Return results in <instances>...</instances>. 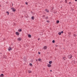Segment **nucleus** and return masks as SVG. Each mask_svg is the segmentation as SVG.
Here are the masks:
<instances>
[{
	"instance_id": "nucleus-26",
	"label": "nucleus",
	"mask_w": 77,
	"mask_h": 77,
	"mask_svg": "<svg viewBox=\"0 0 77 77\" xmlns=\"http://www.w3.org/2000/svg\"><path fill=\"white\" fill-rule=\"evenodd\" d=\"M46 22H47V23H50V21L49 20H47Z\"/></svg>"
},
{
	"instance_id": "nucleus-41",
	"label": "nucleus",
	"mask_w": 77,
	"mask_h": 77,
	"mask_svg": "<svg viewBox=\"0 0 77 77\" xmlns=\"http://www.w3.org/2000/svg\"><path fill=\"white\" fill-rule=\"evenodd\" d=\"M0 7H1V5H0Z\"/></svg>"
},
{
	"instance_id": "nucleus-25",
	"label": "nucleus",
	"mask_w": 77,
	"mask_h": 77,
	"mask_svg": "<svg viewBox=\"0 0 77 77\" xmlns=\"http://www.w3.org/2000/svg\"><path fill=\"white\" fill-rule=\"evenodd\" d=\"M25 4H26V5H28V2H26Z\"/></svg>"
},
{
	"instance_id": "nucleus-9",
	"label": "nucleus",
	"mask_w": 77,
	"mask_h": 77,
	"mask_svg": "<svg viewBox=\"0 0 77 77\" xmlns=\"http://www.w3.org/2000/svg\"><path fill=\"white\" fill-rule=\"evenodd\" d=\"M43 48L44 50H45L47 48V47L46 46H45L43 47Z\"/></svg>"
},
{
	"instance_id": "nucleus-10",
	"label": "nucleus",
	"mask_w": 77,
	"mask_h": 77,
	"mask_svg": "<svg viewBox=\"0 0 77 77\" xmlns=\"http://www.w3.org/2000/svg\"><path fill=\"white\" fill-rule=\"evenodd\" d=\"M31 18L32 20H34L35 19V17L32 16V17Z\"/></svg>"
},
{
	"instance_id": "nucleus-5",
	"label": "nucleus",
	"mask_w": 77,
	"mask_h": 77,
	"mask_svg": "<svg viewBox=\"0 0 77 77\" xmlns=\"http://www.w3.org/2000/svg\"><path fill=\"white\" fill-rule=\"evenodd\" d=\"M12 48H11V47L9 46L8 49L9 51H11V50H12Z\"/></svg>"
},
{
	"instance_id": "nucleus-43",
	"label": "nucleus",
	"mask_w": 77,
	"mask_h": 77,
	"mask_svg": "<svg viewBox=\"0 0 77 77\" xmlns=\"http://www.w3.org/2000/svg\"><path fill=\"white\" fill-rule=\"evenodd\" d=\"M1 54H2V53H1Z\"/></svg>"
},
{
	"instance_id": "nucleus-2",
	"label": "nucleus",
	"mask_w": 77,
	"mask_h": 77,
	"mask_svg": "<svg viewBox=\"0 0 77 77\" xmlns=\"http://www.w3.org/2000/svg\"><path fill=\"white\" fill-rule=\"evenodd\" d=\"M68 57L69 59H71L72 58V56L70 54L68 56Z\"/></svg>"
},
{
	"instance_id": "nucleus-13",
	"label": "nucleus",
	"mask_w": 77,
	"mask_h": 77,
	"mask_svg": "<svg viewBox=\"0 0 77 77\" xmlns=\"http://www.w3.org/2000/svg\"><path fill=\"white\" fill-rule=\"evenodd\" d=\"M6 14H7V15H9V12L6 11Z\"/></svg>"
},
{
	"instance_id": "nucleus-42",
	"label": "nucleus",
	"mask_w": 77,
	"mask_h": 77,
	"mask_svg": "<svg viewBox=\"0 0 77 77\" xmlns=\"http://www.w3.org/2000/svg\"><path fill=\"white\" fill-rule=\"evenodd\" d=\"M53 9H54V8H53L52 10Z\"/></svg>"
},
{
	"instance_id": "nucleus-17",
	"label": "nucleus",
	"mask_w": 77,
	"mask_h": 77,
	"mask_svg": "<svg viewBox=\"0 0 77 77\" xmlns=\"http://www.w3.org/2000/svg\"><path fill=\"white\" fill-rule=\"evenodd\" d=\"M63 59H64V60H65L66 59V57H63Z\"/></svg>"
},
{
	"instance_id": "nucleus-29",
	"label": "nucleus",
	"mask_w": 77,
	"mask_h": 77,
	"mask_svg": "<svg viewBox=\"0 0 77 77\" xmlns=\"http://www.w3.org/2000/svg\"><path fill=\"white\" fill-rule=\"evenodd\" d=\"M69 5H71V2H69Z\"/></svg>"
},
{
	"instance_id": "nucleus-34",
	"label": "nucleus",
	"mask_w": 77,
	"mask_h": 77,
	"mask_svg": "<svg viewBox=\"0 0 77 77\" xmlns=\"http://www.w3.org/2000/svg\"><path fill=\"white\" fill-rule=\"evenodd\" d=\"M71 33H68V34L69 35H71Z\"/></svg>"
},
{
	"instance_id": "nucleus-16",
	"label": "nucleus",
	"mask_w": 77,
	"mask_h": 77,
	"mask_svg": "<svg viewBox=\"0 0 77 77\" xmlns=\"http://www.w3.org/2000/svg\"><path fill=\"white\" fill-rule=\"evenodd\" d=\"M58 35H61V32H58Z\"/></svg>"
},
{
	"instance_id": "nucleus-35",
	"label": "nucleus",
	"mask_w": 77,
	"mask_h": 77,
	"mask_svg": "<svg viewBox=\"0 0 77 77\" xmlns=\"http://www.w3.org/2000/svg\"><path fill=\"white\" fill-rule=\"evenodd\" d=\"M74 36H75V34H74Z\"/></svg>"
},
{
	"instance_id": "nucleus-28",
	"label": "nucleus",
	"mask_w": 77,
	"mask_h": 77,
	"mask_svg": "<svg viewBox=\"0 0 77 77\" xmlns=\"http://www.w3.org/2000/svg\"><path fill=\"white\" fill-rule=\"evenodd\" d=\"M25 59H26V57H23V60H25Z\"/></svg>"
},
{
	"instance_id": "nucleus-33",
	"label": "nucleus",
	"mask_w": 77,
	"mask_h": 77,
	"mask_svg": "<svg viewBox=\"0 0 77 77\" xmlns=\"http://www.w3.org/2000/svg\"><path fill=\"white\" fill-rule=\"evenodd\" d=\"M39 40H40V38H38V41H39Z\"/></svg>"
},
{
	"instance_id": "nucleus-18",
	"label": "nucleus",
	"mask_w": 77,
	"mask_h": 77,
	"mask_svg": "<svg viewBox=\"0 0 77 77\" xmlns=\"http://www.w3.org/2000/svg\"><path fill=\"white\" fill-rule=\"evenodd\" d=\"M38 60V61H41V60H42L41 59H40V58H39Z\"/></svg>"
},
{
	"instance_id": "nucleus-1",
	"label": "nucleus",
	"mask_w": 77,
	"mask_h": 77,
	"mask_svg": "<svg viewBox=\"0 0 77 77\" xmlns=\"http://www.w3.org/2000/svg\"><path fill=\"white\" fill-rule=\"evenodd\" d=\"M11 9L12 10L13 12H15V11H16V9L14 8H11Z\"/></svg>"
},
{
	"instance_id": "nucleus-3",
	"label": "nucleus",
	"mask_w": 77,
	"mask_h": 77,
	"mask_svg": "<svg viewBox=\"0 0 77 77\" xmlns=\"http://www.w3.org/2000/svg\"><path fill=\"white\" fill-rule=\"evenodd\" d=\"M16 35H17V36H19V35H20V33L18 32H16Z\"/></svg>"
},
{
	"instance_id": "nucleus-22",
	"label": "nucleus",
	"mask_w": 77,
	"mask_h": 77,
	"mask_svg": "<svg viewBox=\"0 0 77 77\" xmlns=\"http://www.w3.org/2000/svg\"><path fill=\"white\" fill-rule=\"evenodd\" d=\"M47 18H48V17L47 16L46 18H45L44 19H47Z\"/></svg>"
},
{
	"instance_id": "nucleus-11",
	"label": "nucleus",
	"mask_w": 77,
	"mask_h": 77,
	"mask_svg": "<svg viewBox=\"0 0 77 77\" xmlns=\"http://www.w3.org/2000/svg\"><path fill=\"white\" fill-rule=\"evenodd\" d=\"M53 63V61H50L49 62V64H51V63Z\"/></svg>"
},
{
	"instance_id": "nucleus-8",
	"label": "nucleus",
	"mask_w": 77,
	"mask_h": 77,
	"mask_svg": "<svg viewBox=\"0 0 77 77\" xmlns=\"http://www.w3.org/2000/svg\"><path fill=\"white\" fill-rule=\"evenodd\" d=\"M28 36L29 38H32V36H31V35L30 34L28 35Z\"/></svg>"
},
{
	"instance_id": "nucleus-37",
	"label": "nucleus",
	"mask_w": 77,
	"mask_h": 77,
	"mask_svg": "<svg viewBox=\"0 0 77 77\" xmlns=\"http://www.w3.org/2000/svg\"><path fill=\"white\" fill-rule=\"evenodd\" d=\"M75 2H77V0H75Z\"/></svg>"
},
{
	"instance_id": "nucleus-23",
	"label": "nucleus",
	"mask_w": 77,
	"mask_h": 77,
	"mask_svg": "<svg viewBox=\"0 0 77 77\" xmlns=\"http://www.w3.org/2000/svg\"><path fill=\"white\" fill-rule=\"evenodd\" d=\"M52 42L53 43H54V42H55V41H54V40H53Z\"/></svg>"
},
{
	"instance_id": "nucleus-19",
	"label": "nucleus",
	"mask_w": 77,
	"mask_h": 77,
	"mask_svg": "<svg viewBox=\"0 0 77 77\" xmlns=\"http://www.w3.org/2000/svg\"><path fill=\"white\" fill-rule=\"evenodd\" d=\"M59 23V20H57V23Z\"/></svg>"
},
{
	"instance_id": "nucleus-15",
	"label": "nucleus",
	"mask_w": 77,
	"mask_h": 77,
	"mask_svg": "<svg viewBox=\"0 0 77 77\" xmlns=\"http://www.w3.org/2000/svg\"><path fill=\"white\" fill-rule=\"evenodd\" d=\"M18 31L20 32H21L22 31V29H19Z\"/></svg>"
},
{
	"instance_id": "nucleus-40",
	"label": "nucleus",
	"mask_w": 77,
	"mask_h": 77,
	"mask_svg": "<svg viewBox=\"0 0 77 77\" xmlns=\"http://www.w3.org/2000/svg\"><path fill=\"white\" fill-rule=\"evenodd\" d=\"M36 61H37V59L36 60Z\"/></svg>"
},
{
	"instance_id": "nucleus-20",
	"label": "nucleus",
	"mask_w": 77,
	"mask_h": 77,
	"mask_svg": "<svg viewBox=\"0 0 77 77\" xmlns=\"http://www.w3.org/2000/svg\"><path fill=\"white\" fill-rule=\"evenodd\" d=\"M6 57H7L6 56H4V58H5V59L6 58Z\"/></svg>"
},
{
	"instance_id": "nucleus-27",
	"label": "nucleus",
	"mask_w": 77,
	"mask_h": 77,
	"mask_svg": "<svg viewBox=\"0 0 77 77\" xmlns=\"http://www.w3.org/2000/svg\"><path fill=\"white\" fill-rule=\"evenodd\" d=\"M45 17V15H43L42 17Z\"/></svg>"
},
{
	"instance_id": "nucleus-7",
	"label": "nucleus",
	"mask_w": 77,
	"mask_h": 77,
	"mask_svg": "<svg viewBox=\"0 0 77 77\" xmlns=\"http://www.w3.org/2000/svg\"><path fill=\"white\" fill-rule=\"evenodd\" d=\"M45 11H46V12H49V10H48L47 9H46L45 10Z\"/></svg>"
},
{
	"instance_id": "nucleus-21",
	"label": "nucleus",
	"mask_w": 77,
	"mask_h": 77,
	"mask_svg": "<svg viewBox=\"0 0 77 77\" xmlns=\"http://www.w3.org/2000/svg\"><path fill=\"white\" fill-rule=\"evenodd\" d=\"M29 65L30 66H32V64L31 63H29Z\"/></svg>"
},
{
	"instance_id": "nucleus-36",
	"label": "nucleus",
	"mask_w": 77,
	"mask_h": 77,
	"mask_svg": "<svg viewBox=\"0 0 77 77\" xmlns=\"http://www.w3.org/2000/svg\"><path fill=\"white\" fill-rule=\"evenodd\" d=\"M50 72H52V70H50Z\"/></svg>"
},
{
	"instance_id": "nucleus-14",
	"label": "nucleus",
	"mask_w": 77,
	"mask_h": 77,
	"mask_svg": "<svg viewBox=\"0 0 77 77\" xmlns=\"http://www.w3.org/2000/svg\"><path fill=\"white\" fill-rule=\"evenodd\" d=\"M28 72H29V73H31L32 71H31V70H29L28 71Z\"/></svg>"
},
{
	"instance_id": "nucleus-31",
	"label": "nucleus",
	"mask_w": 77,
	"mask_h": 77,
	"mask_svg": "<svg viewBox=\"0 0 77 77\" xmlns=\"http://www.w3.org/2000/svg\"><path fill=\"white\" fill-rule=\"evenodd\" d=\"M38 54H41V52H38Z\"/></svg>"
},
{
	"instance_id": "nucleus-32",
	"label": "nucleus",
	"mask_w": 77,
	"mask_h": 77,
	"mask_svg": "<svg viewBox=\"0 0 77 77\" xmlns=\"http://www.w3.org/2000/svg\"><path fill=\"white\" fill-rule=\"evenodd\" d=\"M31 62H33V60H31Z\"/></svg>"
},
{
	"instance_id": "nucleus-12",
	"label": "nucleus",
	"mask_w": 77,
	"mask_h": 77,
	"mask_svg": "<svg viewBox=\"0 0 77 77\" xmlns=\"http://www.w3.org/2000/svg\"><path fill=\"white\" fill-rule=\"evenodd\" d=\"M3 76H4V75H3V74H2L1 75H0V77H3Z\"/></svg>"
},
{
	"instance_id": "nucleus-38",
	"label": "nucleus",
	"mask_w": 77,
	"mask_h": 77,
	"mask_svg": "<svg viewBox=\"0 0 77 77\" xmlns=\"http://www.w3.org/2000/svg\"><path fill=\"white\" fill-rule=\"evenodd\" d=\"M44 69H45V68H43V70H44Z\"/></svg>"
},
{
	"instance_id": "nucleus-4",
	"label": "nucleus",
	"mask_w": 77,
	"mask_h": 77,
	"mask_svg": "<svg viewBox=\"0 0 77 77\" xmlns=\"http://www.w3.org/2000/svg\"><path fill=\"white\" fill-rule=\"evenodd\" d=\"M47 66L49 67V68H50V67H51V65L50 64H48Z\"/></svg>"
},
{
	"instance_id": "nucleus-39",
	"label": "nucleus",
	"mask_w": 77,
	"mask_h": 77,
	"mask_svg": "<svg viewBox=\"0 0 77 77\" xmlns=\"http://www.w3.org/2000/svg\"><path fill=\"white\" fill-rule=\"evenodd\" d=\"M25 17H26V18H27V16H26Z\"/></svg>"
},
{
	"instance_id": "nucleus-30",
	"label": "nucleus",
	"mask_w": 77,
	"mask_h": 77,
	"mask_svg": "<svg viewBox=\"0 0 77 77\" xmlns=\"http://www.w3.org/2000/svg\"><path fill=\"white\" fill-rule=\"evenodd\" d=\"M61 33H63V31H62L61 32Z\"/></svg>"
},
{
	"instance_id": "nucleus-6",
	"label": "nucleus",
	"mask_w": 77,
	"mask_h": 77,
	"mask_svg": "<svg viewBox=\"0 0 77 77\" xmlns=\"http://www.w3.org/2000/svg\"><path fill=\"white\" fill-rule=\"evenodd\" d=\"M21 39H22V38H17L18 41H21Z\"/></svg>"
},
{
	"instance_id": "nucleus-24",
	"label": "nucleus",
	"mask_w": 77,
	"mask_h": 77,
	"mask_svg": "<svg viewBox=\"0 0 77 77\" xmlns=\"http://www.w3.org/2000/svg\"><path fill=\"white\" fill-rule=\"evenodd\" d=\"M65 3H67V0H65Z\"/></svg>"
}]
</instances>
